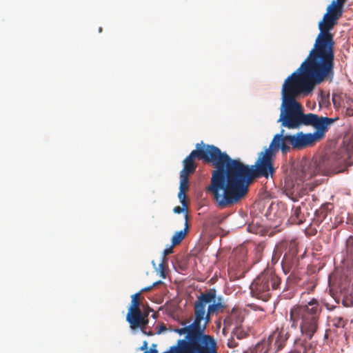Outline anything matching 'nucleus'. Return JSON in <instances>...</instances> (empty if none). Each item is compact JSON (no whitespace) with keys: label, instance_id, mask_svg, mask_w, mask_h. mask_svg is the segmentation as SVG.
<instances>
[{"label":"nucleus","instance_id":"f257e3e1","mask_svg":"<svg viewBox=\"0 0 353 353\" xmlns=\"http://www.w3.org/2000/svg\"><path fill=\"white\" fill-rule=\"evenodd\" d=\"M291 149L285 130H281L274 136L269 148L259 154L254 165H245L239 159H232L228 155L225 208L236 204L246 196L249 185L254 179L272 177L275 172L274 159L276 153L281 150L283 154H286Z\"/></svg>","mask_w":353,"mask_h":353},{"label":"nucleus","instance_id":"f03ea898","mask_svg":"<svg viewBox=\"0 0 353 353\" xmlns=\"http://www.w3.org/2000/svg\"><path fill=\"white\" fill-rule=\"evenodd\" d=\"M334 78L300 65L284 81L282 104L278 122L288 129H299L306 125L308 114L296 99L308 95L317 85L324 81L332 82Z\"/></svg>","mask_w":353,"mask_h":353},{"label":"nucleus","instance_id":"7ed1b4c3","mask_svg":"<svg viewBox=\"0 0 353 353\" xmlns=\"http://www.w3.org/2000/svg\"><path fill=\"white\" fill-rule=\"evenodd\" d=\"M228 157V154L222 152L219 148L201 142L196 145V149L183 160V169L180 172L193 174L196 169V159L211 163L215 170L212 172L206 192L210 194L216 205L220 209L225 208Z\"/></svg>","mask_w":353,"mask_h":353},{"label":"nucleus","instance_id":"20e7f679","mask_svg":"<svg viewBox=\"0 0 353 353\" xmlns=\"http://www.w3.org/2000/svg\"><path fill=\"white\" fill-rule=\"evenodd\" d=\"M321 307L315 299H312L307 305H294L290 311V317L287 319L288 324L277 327L268 339V352H277L286 345L292 330H300L306 339L310 340L317 332Z\"/></svg>","mask_w":353,"mask_h":353},{"label":"nucleus","instance_id":"39448f33","mask_svg":"<svg viewBox=\"0 0 353 353\" xmlns=\"http://www.w3.org/2000/svg\"><path fill=\"white\" fill-rule=\"evenodd\" d=\"M338 19L325 14L319 23L320 30L314 48L301 66L334 78V41L330 33Z\"/></svg>","mask_w":353,"mask_h":353},{"label":"nucleus","instance_id":"423d86ee","mask_svg":"<svg viewBox=\"0 0 353 353\" xmlns=\"http://www.w3.org/2000/svg\"><path fill=\"white\" fill-rule=\"evenodd\" d=\"M353 143L341 148L321 160L302 159L292 172V176L297 181L304 182L320 173L342 172L353 165Z\"/></svg>","mask_w":353,"mask_h":353},{"label":"nucleus","instance_id":"0eeeda50","mask_svg":"<svg viewBox=\"0 0 353 353\" xmlns=\"http://www.w3.org/2000/svg\"><path fill=\"white\" fill-rule=\"evenodd\" d=\"M199 318L194 314L192 323L174 330L179 335L185 334L183 339L177 340L174 345L187 353H219L216 339L213 336L205 334Z\"/></svg>","mask_w":353,"mask_h":353},{"label":"nucleus","instance_id":"6e6552de","mask_svg":"<svg viewBox=\"0 0 353 353\" xmlns=\"http://www.w3.org/2000/svg\"><path fill=\"white\" fill-rule=\"evenodd\" d=\"M338 119V117L328 118L319 117L313 113H308L305 126H312L316 129V131L313 134H304L300 132L295 134H285V136L291 143L292 150H303L312 145L316 141L322 139L327 131L329 126Z\"/></svg>","mask_w":353,"mask_h":353},{"label":"nucleus","instance_id":"1a4fd4ad","mask_svg":"<svg viewBox=\"0 0 353 353\" xmlns=\"http://www.w3.org/2000/svg\"><path fill=\"white\" fill-rule=\"evenodd\" d=\"M226 307L223 298L216 297V292L214 289H210L201 293L197 296L194 303V314L198 316L199 321L204 330H206L208 325L211 322V316L214 314L223 312Z\"/></svg>","mask_w":353,"mask_h":353},{"label":"nucleus","instance_id":"9d476101","mask_svg":"<svg viewBox=\"0 0 353 353\" xmlns=\"http://www.w3.org/2000/svg\"><path fill=\"white\" fill-rule=\"evenodd\" d=\"M281 284L280 277L272 269L262 272L251 283L250 292L252 296L267 301L272 291L277 290Z\"/></svg>","mask_w":353,"mask_h":353},{"label":"nucleus","instance_id":"9b49d317","mask_svg":"<svg viewBox=\"0 0 353 353\" xmlns=\"http://www.w3.org/2000/svg\"><path fill=\"white\" fill-rule=\"evenodd\" d=\"M334 106L336 108H343L345 116H353V98L347 94L335 95L332 97Z\"/></svg>","mask_w":353,"mask_h":353},{"label":"nucleus","instance_id":"f8f14e48","mask_svg":"<svg viewBox=\"0 0 353 353\" xmlns=\"http://www.w3.org/2000/svg\"><path fill=\"white\" fill-rule=\"evenodd\" d=\"M126 321L130 323L132 330L141 328L143 330L148 323V314H127Z\"/></svg>","mask_w":353,"mask_h":353},{"label":"nucleus","instance_id":"ddd939ff","mask_svg":"<svg viewBox=\"0 0 353 353\" xmlns=\"http://www.w3.org/2000/svg\"><path fill=\"white\" fill-rule=\"evenodd\" d=\"M185 216V223L184 228L182 230L176 232L172 238V246H175L181 243V242L185 239L186 234L189 232L190 225L188 223L189 216L188 212H186L184 214Z\"/></svg>","mask_w":353,"mask_h":353},{"label":"nucleus","instance_id":"4468645a","mask_svg":"<svg viewBox=\"0 0 353 353\" xmlns=\"http://www.w3.org/2000/svg\"><path fill=\"white\" fill-rule=\"evenodd\" d=\"M294 346V350L290 353H314L312 345L306 341H301V339H295Z\"/></svg>","mask_w":353,"mask_h":353},{"label":"nucleus","instance_id":"2eb2a0df","mask_svg":"<svg viewBox=\"0 0 353 353\" xmlns=\"http://www.w3.org/2000/svg\"><path fill=\"white\" fill-rule=\"evenodd\" d=\"M297 261L298 259L294 253L289 254H285L282 261V268L285 274L290 272Z\"/></svg>","mask_w":353,"mask_h":353},{"label":"nucleus","instance_id":"dca6fc26","mask_svg":"<svg viewBox=\"0 0 353 353\" xmlns=\"http://www.w3.org/2000/svg\"><path fill=\"white\" fill-rule=\"evenodd\" d=\"M343 6L338 3L335 1H333L330 5L327 8V12L330 16L339 19L343 14Z\"/></svg>","mask_w":353,"mask_h":353},{"label":"nucleus","instance_id":"f3484780","mask_svg":"<svg viewBox=\"0 0 353 353\" xmlns=\"http://www.w3.org/2000/svg\"><path fill=\"white\" fill-rule=\"evenodd\" d=\"M289 221L292 224L300 225L305 222L304 215L301 212V207H294L292 210Z\"/></svg>","mask_w":353,"mask_h":353},{"label":"nucleus","instance_id":"a211bd4d","mask_svg":"<svg viewBox=\"0 0 353 353\" xmlns=\"http://www.w3.org/2000/svg\"><path fill=\"white\" fill-rule=\"evenodd\" d=\"M329 205L322 206L319 210L316 211L315 216L317 219V221L319 223H322L325 221L329 212Z\"/></svg>","mask_w":353,"mask_h":353},{"label":"nucleus","instance_id":"6ab92c4d","mask_svg":"<svg viewBox=\"0 0 353 353\" xmlns=\"http://www.w3.org/2000/svg\"><path fill=\"white\" fill-rule=\"evenodd\" d=\"M189 174L180 172V186L179 190L187 191L189 188Z\"/></svg>","mask_w":353,"mask_h":353},{"label":"nucleus","instance_id":"aec40b11","mask_svg":"<svg viewBox=\"0 0 353 353\" xmlns=\"http://www.w3.org/2000/svg\"><path fill=\"white\" fill-rule=\"evenodd\" d=\"M244 353H268V348L265 344H257L254 347Z\"/></svg>","mask_w":353,"mask_h":353},{"label":"nucleus","instance_id":"412c9836","mask_svg":"<svg viewBox=\"0 0 353 353\" xmlns=\"http://www.w3.org/2000/svg\"><path fill=\"white\" fill-rule=\"evenodd\" d=\"M140 296L141 293L138 292L132 296L131 305L130 307H140Z\"/></svg>","mask_w":353,"mask_h":353},{"label":"nucleus","instance_id":"4be33fe9","mask_svg":"<svg viewBox=\"0 0 353 353\" xmlns=\"http://www.w3.org/2000/svg\"><path fill=\"white\" fill-rule=\"evenodd\" d=\"M179 199L180 200V202L182 204V206L188 208V203L186 201V196H185V191L179 190V194H178Z\"/></svg>","mask_w":353,"mask_h":353},{"label":"nucleus","instance_id":"5701e85b","mask_svg":"<svg viewBox=\"0 0 353 353\" xmlns=\"http://www.w3.org/2000/svg\"><path fill=\"white\" fill-rule=\"evenodd\" d=\"M333 325L337 327H343L345 325V321L342 317H335L333 319Z\"/></svg>","mask_w":353,"mask_h":353},{"label":"nucleus","instance_id":"b1692460","mask_svg":"<svg viewBox=\"0 0 353 353\" xmlns=\"http://www.w3.org/2000/svg\"><path fill=\"white\" fill-rule=\"evenodd\" d=\"M128 314H143L139 307H129Z\"/></svg>","mask_w":353,"mask_h":353},{"label":"nucleus","instance_id":"393cba45","mask_svg":"<svg viewBox=\"0 0 353 353\" xmlns=\"http://www.w3.org/2000/svg\"><path fill=\"white\" fill-rule=\"evenodd\" d=\"M173 247L172 245L170 246L168 248H166L163 251V262L166 260V256L173 252Z\"/></svg>","mask_w":353,"mask_h":353},{"label":"nucleus","instance_id":"a878e982","mask_svg":"<svg viewBox=\"0 0 353 353\" xmlns=\"http://www.w3.org/2000/svg\"><path fill=\"white\" fill-rule=\"evenodd\" d=\"M160 283H162V281H157V282H154L151 286H149V287H146V288H144L141 290V292H148V291H150L151 290L154 286L160 284Z\"/></svg>","mask_w":353,"mask_h":353},{"label":"nucleus","instance_id":"bb28decb","mask_svg":"<svg viewBox=\"0 0 353 353\" xmlns=\"http://www.w3.org/2000/svg\"><path fill=\"white\" fill-rule=\"evenodd\" d=\"M184 209H186V208L184 207L176 206L174 208L173 211L174 213L180 214L182 212H183Z\"/></svg>","mask_w":353,"mask_h":353},{"label":"nucleus","instance_id":"cd10ccee","mask_svg":"<svg viewBox=\"0 0 353 353\" xmlns=\"http://www.w3.org/2000/svg\"><path fill=\"white\" fill-rule=\"evenodd\" d=\"M144 353H159V352L156 349V345H152V347H151L149 351L146 350Z\"/></svg>","mask_w":353,"mask_h":353},{"label":"nucleus","instance_id":"c85d7f7f","mask_svg":"<svg viewBox=\"0 0 353 353\" xmlns=\"http://www.w3.org/2000/svg\"><path fill=\"white\" fill-rule=\"evenodd\" d=\"M148 349V342L146 341H145L142 345V346L140 347V350H145V352Z\"/></svg>","mask_w":353,"mask_h":353},{"label":"nucleus","instance_id":"c756f323","mask_svg":"<svg viewBox=\"0 0 353 353\" xmlns=\"http://www.w3.org/2000/svg\"><path fill=\"white\" fill-rule=\"evenodd\" d=\"M346 0H336V2H337L338 3L342 5V6H344V3H345Z\"/></svg>","mask_w":353,"mask_h":353},{"label":"nucleus","instance_id":"7c9ffc66","mask_svg":"<svg viewBox=\"0 0 353 353\" xmlns=\"http://www.w3.org/2000/svg\"><path fill=\"white\" fill-rule=\"evenodd\" d=\"M161 276H163V278H165V274H164L163 271L161 272Z\"/></svg>","mask_w":353,"mask_h":353},{"label":"nucleus","instance_id":"2f4dec72","mask_svg":"<svg viewBox=\"0 0 353 353\" xmlns=\"http://www.w3.org/2000/svg\"><path fill=\"white\" fill-rule=\"evenodd\" d=\"M163 263H160L159 267H160L161 268H163Z\"/></svg>","mask_w":353,"mask_h":353},{"label":"nucleus","instance_id":"473e14b6","mask_svg":"<svg viewBox=\"0 0 353 353\" xmlns=\"http://www.w3.org/2000/svg\"><path fill=\"white\" fill-rule=\"evenodd\" d=\"M346 142H347V138H346V137H345V139H344V143H346Z\"/></svg>","mask_w":353,"mask_h":353},{"label":"nucleus","instance_id":"72a5a7b5","mask_svg":"<svg viewBox=\"0 0 353 353\" xmlns=\"http://www.w3.org/2000/svg\"><path fill=\"white\" fill-rule=\"evenodd\" d=\"M324 337H325V339L327 337V333H325V336H324Z\"/></svg>","mask_w":353,"mask_h":353},{"label":"nucleus","instance_id":"f704fd0d","mask_svg":"<svg viewBox=\"0 0 353 353\" xmlns=\"http://www.w3.org/2000/svg\"><path fill=\"white\" fill-rule=\"evenodd\" d=\"M102 31V29L101 28H99V32H101Z\"/></svg>","mask_w":353,"mask_h":353}]
</instances>
